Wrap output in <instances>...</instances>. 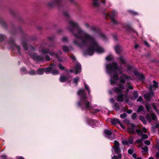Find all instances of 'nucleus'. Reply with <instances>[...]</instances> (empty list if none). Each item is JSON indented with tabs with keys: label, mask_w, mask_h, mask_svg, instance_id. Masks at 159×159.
Wrapping results in <instances>:
<instances>
[{
	"label": "nucleus",
	"mask_w": 159,
	"mask_h": 159,
	"mask_svg": "<svg viewBox=\"0 0 159 159\" xmlns=\"http://www.w3.org/2000/svg\"><path fill=\"white\" fill-rule=\"evenodd\" d=\"M122 75L125 80H132V78L130 76L126 75H125L124 74H122Z\"/></svg>",
	"instance_id": "36"
},
{
	"label": "nucleus",
	"mask_w": 159,
	"mask_h": 159,
	"mask_svg": "<svg viewBox=\"0 0 159 159\" xmlns=\"http://www.w3.org/2000/svg\"><path fill=\"white\" fill-rule=\"evenodd\" d=\"M22 43L24 50L26 51L29 50L28 54L32 57L33 59L36 62L39 63L43 62L44 61V58L43 56L38 55L36 53H33L32 51L34 50V48L31 46H29V47L26 41H23Z\"/></svg>",
	"instance_id": "7"
},
{
	"label": "nucleus",
	"mask_w": 159,
	"mask_h": 159,
	"mask_svg": "<svg viewBox=\"0 0 159 159\" xmlns=\"http://www.w3.org/2000/svg\"><path fill=\"white\" fill-rule=\"evenodd\" d=\"M133 140H124L122 143L124 144L129 145V144H131L133 143Z\"/></svg>",
	"instance_id": "22"
},
{
	"label": "nucleus",
	"mask_w": 159,
	"mask_h": 159,
	"mask_svg": "<svg viewBox=\"0 0 159 159\" xmlns=\"http://www.w3.org/2000/svg\"><path fill=\"white\" fill-rule=\"evenodd\" d=\"M131 127L129 128L128 130L129 131L131 134H133L134 132L135 125L133 124L131 125Z\"/></svg>",
	"instance_id": "25"
},
{
	"label": "nucleus",
	"mask_w": 159,
	"mask_h": 159,
	"mask_svg": "<svg viewBox=\"0 0 159 159\" xmlns=\"http://www.w3.org/2000/svg\"><path fill=\"white\" fill-rule=\"evenodd\" d=\"M110 101L111 102L113 103L114 102V100L113 98H111L110 99Z\"/></svg>",
	"instance_id": "59"
},
{
	"label": "nucleus",
	"mask_w": 159,
	"mask_h": 159,
	"mask_svg": "<svg viewBox=\"0 0 159 159\" xmlns=\"http://www.w3.org/2000/svg\"><path fill=\"white\" fill-rule=\"evenodd\" d=\"M130 13V14L132 15H138V13L137 12L134 11L132 10H129L128 11Z\"/></svg>",
	"instance_id": "38"
},
{
	"label": "nucleus",
	"mask_w": 159,
	"mask_h": 159,
	"mask_svg": "<svg viewBox=\"0 0 159 159\" xmlns=\"http://www.w3.org/2000/svg\"><path fill=\"white\" fill-rule=\"evenodd\" d=\"M145 152H147L148 151V147L145 146L144 147H142L141 148Z\"/></svg>",
	"instance_id": "50"
},
{
	"label": "nucleus",
	"mask_w": 159,
	"mask_h": 159,
	"mask_svg": "<svg viewBox=\"0 0 159 159\" xmlns=\"http://www.w3.org/2000/svg\"><path fill=\"white\" fill-rule=\"evenodd\" d=\"M104 132L105 135L107 137H109V136L111 135H114V133L111 132V129L108 130L105 129L104 130Z\"/></svg>",
	"instance_id": "19"
},
{
	"label": "nucleus",
	"mask_w": 159,
	"mask_h": 159,
	"mask_svg": "<svg viewBox=\"0 0 159 159\" xmlns=\"http://www.w3.org/2000/svg\"><path fill=\"white\" fill-rule=\"evenodd\" d=\"M58 67L59 69L61 70H64L65 67L61 64H59L58 65Z\"/></svg>",
	"instance_id": "45"
},
{
	"label": "nucleus",
	"mask_w": 159,
	"mask_h": 159,
	"mask_svg": "<svg viewBox=\"0 0 159 159\" xmlns=\"http://www.w3.org/2000/svg\"><path fill=\"white\" fill-rule=\"evenodd\" d=\"M119 60L121 62V64H125L126 63V60L124 59L123 57L121 56L119 57Z\"/></svg>",
	"instance_id": "28"
},
{
	"label": "nucleus",
	"mask_w": 159,
	"mask_h": 159,
	"mask_svg": "<svg viewBox=\"0 0 159 159\" xmlns=\"http://www.w3.org/2000/svg\"><path fill=\"white\" fill-rule=\"evenodd\" d=\"M69 78L70 77L68 76H61L60 78V80L61 82L64 83L66 82Z\"/></svg>",
	"instance_id": "23"
},
{
	"label": "nucleus",
	"mask_w": 159,
	"mask_h": 159,
	"mask_svg": "<svg viewBox=\"0 0 159 159\" xmlns=\"http://www.w3.org/2000/svg\"><path fill=\"white\" fill-rule=\"evenodd\" d=\"M155 121H156V125L154 126V128H159V121L157 120V119Z\"/></svg>",
	"instance_id": "41"
},
{
	"label": "nucleus",
	"mask_w": 159,
	"mask_h": 159,
	"mask_svg": "<svg viewBox=\"0 0 159 159\" xmlns=\"http://www.w3.org/2000/svg\"><path fill=\"white\" fill-rule=\"evenodd\" d=\"M132 156L133 157L136 158L137 157V155L135 153L133 154L132 155Z\"/></svg>",
	"instance_id": "60"
},
{
	"label": "nucleus",
	"mask_w": 159,
	"mask_h": 159,
	"mask_svg": "<svg viewBox=\"0 0 159 159\" xmlns=\"http://www.w3.org/2000/svg\"><path fill=\"white\" fill-rule=\"evenodd\" d=\"M111 122L112 125H115L120 124V121L119 120L116 118L111 119Z\"/></svg>",
	"instance_id": "20"
},
{
	"label": "nucleus",
	"mask_w": 159,
	"mask_h": 159,
	"mask_svg": "<svg viewBox=\"0 0 159 159\" xmlns=\"http://www.w3.org/2000/svg\"><path fill=\"white\" fill-rule=\"evenodd\" d=\"M117 15V13L115 11H113L112 12H108L107 13H105V16L106 19L107 17L110 18L111 19V24L112 25L113 28H115L116 26L120 25L121 26L125 28L127 31L130 32H133L137 35V33L135 32L134 30L132 29L129 25H125L121 24L114 19Z\"/></svg>",
	"instance_id": "4"
},
{
	"label": "nucleus",
	"mask_w": 159,
	"mask_h": 159,
	"mask_svg": "<svg viewBox=\"0 0 159 159\" xmlns=\"http://www.w3.org/2000/svg\"><path fill=\"white\" fill-rule=\"evenodd\" d=\"M120 81L123 84H124L125 82V80L122 76L120 77Z\"/></svg>",
	"instance_id": "46"
},
{
	"label": "nucleus",
	"mask_w": 159,
	"mask_h": 159,
	"mask_svg": "<svg viewBox=\"0 0 159 159\" xmlns=\"http://www.w3.org/2000/svg\"><path fill=\"white\" fill-rule=\"evenodd\" d=\"M106 72L111 77L110 81L111 85L116 84L119 78L118 75L123 72V69L121 66H118L116 62L107 64L106 66Z\"/></svg>",
	"instance_id": "3"
},
{
	"label": "nucleus",
	"mask_w": 159,
	"mask_h": 159,
	"mask_svg": "<svg viewBox=\"0 0 159 159\" xmlns=\"http://www.w3.org/2000/svg\"><path fill=\"white\" fill-rule=\"evenodd\" d=\"M93 4L94 6L96 7H98L102 5H105L107 7H109V6L107 5V3L106 2L105 4V1L104 0H93Z\"/></svg>",
	"instance_id": "14"
},
{
	"label": "nucleus",
	"mask_w": 159,
	"mask_h": 159,
	"mask_svg": "<svg viewBox=\"0 0 159 159\" xmlns=\"http://www.w3.org/2000/svg\"><path fill=\"white\" fill-rule=\"evenodd\" d=\"M72 48L70 46V47L66 46H63L62 47V49L64 52H67L70 51V49H72Z\"/></svg>",
	"instance_id": "27"
},
{
	"label": "nucleus",
	"mask_w": 159,
	"mask_h": 159,
	"mask_svg": "<svg viewBox=\"0 0 159 159\" xmlns=\"http://www.w3.org/2000/svg\"><path fill=\"white\" fill-rule=\"evenodd\" d=\"M56 68V65L53 63H51L49 67L44 68V72L47 74L50 73H51L53 75L58 74L59 71Z\"/></svg>",
	"instance_id": "11"
},
{
	"label": "nucleus",
	"mask_w": 159,
	"mask_h": 159,
	"mask_svg": "<svg viewBox=\"0 0 159 159\" xmlns=\"http://www.w3.org/2000/svg\"><path fill=\"white\" fill-rule=\"evenodd\" d=\"M79 80V78L78 77H76L73 79V83L75 84L76 85L77 84Z\"/></svg>",
	"instance_id": "40"
},
{
	"label": "nucleus",
	"mask_w": 159,
	"mask_h": 159,
	"mask_svg": "<svg viewBox=\"0 0 159 159\" xmlns=\"http://www.w3.org/2000/svg\"><path fill=\"white\" fill-rule=\"evenodd\" d=\"M62 41L64 43H66L68 41V39L66 37H64L62 39Z\"/></svg>",
	"instance_id": "48"
},
{
	"label": "nucleus",
	"mask_w": 159,
	"mask_h": 159,
	"mask_svg": "<svg viewBox=\"0 0 159 159\" xmlns=\"http://www.w3.org/2000/svg\"><path fill=\"white\" fill-rule=\"evenodd\" d=\"M144 97L148 101H150L151 100V96L148 93H145L144 94Z\"/></svg>",
	"instance_id": "29"
},
{
	"label": "nucleus",
	"mask_w": 159,
	"mask_h": 159,
	"mask_svg": "<svg viewBox=\"0 0 159 159\" xmlns=\"http://www.w3.org/2000/svg\"><path fill=\"white\" fill-rule=\"evenodd\" d=\"M44 47L45 46H44L43 47V46H41L40 47V48L39 49L40 52H41L44 54L49 53L51 56H54V57L57 58L59 62L64 61L66 60L64 58H62L60 57L57 53H55L53 52H50L49 50L48 49Z\"/></svg>",
	"instance_id": "9"
},
{
	"label": "nucleus",
	"mask_w": 159,
	"mask_h": 159,
	"mask_svg": "<svg viewBox=\"0 0 159 159\" xmlns=\"http://www.w3.org/2000/svg\"><path fill=\"white\" fill-rule=\"evenodd\" d=\"M143 101L142 98L141 96L139 97L137 99V102H141Z\"/></svg>",
	"instance_id": "54"
},
{
	"label": "nucleus",
	"mask_w": 159,
	"mask_h": 159,
	"mask_svg": "<svg viewBox=\"0 0 159 159\" xmlns=\"http://www.w3.org/2000/svg\"><path fill=\"white\" fill-rule=\"evenodd\" d=\"M146 118L148 121L150 123L152 121V119L154 121H156L157 119L156 115L153 113H151L150 115H147Z\"/></svg>",
	"instance_id": "16"
},
{
	"label": "nucleus",
	"mask_w": 159,
	"mask_h": 159,
	"mask_svg": "<svg viewBox=\"0 0 159 159\" xmlns=\"http://www.w3.org/2000/svg\"><path fill=\"white\" fill-rule=\"evenodd\" d=\"M71 58L74 60V62L75 63V65L74 67V71L76 74L80 73L81 71V64L76 62V58L74 56H72L71 57Z\"/></svg>",
	"instance_id": "12"
},
{
	"label": "nucleus",
	"mask_w": 159,
	"mask_h": 159,
	"mask_svg": "<svg viewBox=\"0 0 159 159\" xmlns=\"http://www.w3.org/2000/svg\"><path fill=\"white\" fill-rule=\"evenodd\" d=\"M68 24L67 29L75 37L73 44L84 48V54L85 55L91 56L94 52L98 53L104 52V50L99 45L94 37L81 29L77 23L70 20Z\"/></svg>",
	"instance_id": "1"
},
{
	"label": "nucleus",
	"mask_w": 159,
	"mask_h": 159,
	"mask_svg": "<svg viewBox=\"0 0 159 159\" xmlns=\"http://www.w3.org/2000/svg\"><path fill=\"white\" fill-rule=\"evenodd\" d=\"M113 59V56L111 55H110L106 57V59L107 61H110L111 60Z\"/></svg>",
	"instance_id": "39"
},
{
	"label": "nucleus",
	"mask_w": 159,
	"mask_h": 159,
	"mask_svg": "<svg viewBox=\"0 0 159 159\" xmlns=\"http://www.w3.org/2000/svg\"><path fill=\"white\" fill-rule=\"evenodd\" d=\"M119 87L121 89H120L118 87H116L112 89L109 91V92L110 94L111 95L113 93H116L118 94L117 96V101L118 102H123L125 99V101L127 102L129 100V98L128 97L127 93H125V94H123L122 92V89H124L125 86L123 84H119Z\"/></svg>",
	"instance_id": "6"
},
{
	"label": "nucleus",
	"mask_w": 159,
	"mask_h": 159,
	"mask_svg": "<svg viewBox=\"0 0 159 159\" xmlns=\"http://www.w3.org/2000/svg\"><path fill=\"white\" fill-rule=\"evenodd\" d=\"M148 94L150 95L151 97H152L154 95V93L152 89L150 90L149 93Z\"/></svg>",
	"instance_id": "52"
},
{
	"label": "nucleus",
	"mask_w": 159,
	"mask_h": 159,
	"mask_svg": "<svg viewBox=\"0 0 159 159\" xmlns=\"http://www.w3.org/2000/svg\"><path fill=\"white\" fill-rule=\"evenodd\" d=\"M36 72V75H42L44 72V68H41L38 69Z\"/></svg>",
	"instance_id": "26"
},
{
	"label": "nucleus",
	"mask_w": 159,
	"mask_h": 159,
	"mask_svg": "<svg viewBox=\"0 0 159 159\" xmlns=\"http://www.w3.org/2000/svg\"><path fill=\"white\" fill-rule=\"evenodd\" d=\"M6 37L3 34H0V42L1 43V45H4L8 48H11L14 52H17L19 54L22 52L20 47L16 45L15 43L14 40L12 39L9 41L6 40Z\"/></svg>",
	"instance_id": "5"
},
{
	"label": "nucleus",
	"mask_w": 159,
	"mask_h": 159,
	"mask_svg": "<svg viewBox=\"0 0 159 159\" xmlns=\"http://www.w3.org/2000/svg\"><path fill=\"white\" fill-rule=\"evenodd\" d=\"M77 94L80 98V100L78 102V105L82 110H88L92 113H96L100 111V110L95 109L91 106V103L88 100L84 89H79Z\"/></svg>",
	"instance_id": "2"
},
{
	"label": "nucleus",
	"mask_w": 159,
	"mask_h": 159,
	"mask_svg": "<svg viewBox=\"0 0 159 159\" xmlns=\"http://www.w3.org/2000/svg\"><path fill=\"white\" fill-rule=\"evenodd\" d=\"M144 43H145V45H146L147 46H148V47L149 46V44L146 41H144Z\"/></svg>",
	"instance_id": "62"
},
{
	"label": "nucleus",
	"mask_w": 159,
	"mask_h": 159,
	"mask_svg": "<svg viewBox=\"0 0 159 159\" xmlns=\"http://www.w3.org/2000/svg\"><path fill=\"white\" fill-rule=\"evenodd\" d=\"M31 75H36V72L34 70L31 69L30 71L27 72V73Z\"/></svg>",
	"instance_id": "31"
},
{
	"label": "nucleus",
	"mask_w": 159,
	"mask_h": 159,
	"mask_svg": "<svg viewBox=\"0 0 159 159\" xmlns=\"http://www.w3.org/2000/svg\"><path fill=\"white\" fill-rule=\"evenodd\" d=\"M121 154H118V156H114L112 157V159H121Z\"/></svg>",
	"instance_id": "37"
},
{
	"label": "nucleus",
	"mask_w": 159,
	"mask_h": 159,
	"mask_svg": "<svg viewBox=\"0 0 159 159\" xmlns=\"http://www.w3.org/2000/svg\"><path fill=\"white\" fill-rule=\"evenodd\" d=\"M114 48L115 51L117 54H119L120 53L121 51H122V48L121 47L117 45Z\"/></svg>",
	"instance_id": "21"
},
{
	"label": "nucleus",
	"mask_w": 159,
	"mask_h": 159,
	"mask_svg": "<svg viewBox=\"0 0 159 159\" xmlns=\"http://www.w3.org/2000/svg\"><path fill=\"white\" fill-rule=\"evenodd\" d=\"M114 150L116 153H119L120 152V149L119 148V144L118 142L115 141L114 142Z\"/></svg>",
	"instance_id": "18"
},
{
	"label": "nucleus",
	"mask_w": 159,
	"mask_h": 159,
	"mask_svg": "<svg viewBox=\"0 0 159 159\" xmlns=\"http://www.w3.org/2000/svg\"><path fill=\"white\" fill-rule=\"evenodd\" d=\"M87 122L88 124L93 128H94L98 125V122L95 120L88 119L87 120Z\"/></svg>",
	"instance_id": "17"
},
{
	"label": "nucleus",
	"mask_w": 159,
	"mask_h": 159,
	"mask_svg": "<svg viewBox=\"0 0 159 159\" xmlns=\"http://www.w3.org/2000/svg\"><path fill=\"white\" fill-rule=\"evenodd\" d=\"M54 39V37L53 36L49 37L48 38V40L49 41H52Z\"/></svg>",
	"instance_id": "51"
},
{
	"label": "nucleus",
	"mask_w": 159,
	"mask_h": 159,
	"mask_svg": "<svg viewBox=\"0 0 159 159\" xmlns=\"http://www.w3.org/2000/svg\"><path fill=\"white\" fill-rule=\"evenodd\" d=\"M144 143L147 145H149L150 144V142L149 140H146L144 142Z\"/></svg>",
	"instance_id": "57"
},
{
	"label": "nucleus",
	"mask_w": 159,
	"mask_h": 159,
	"mask_svg": "<svg viewBox=\"0 0 159 159\" xmlns=\"http://www.w3.org/2000/svg\"><path fill=\"white\" fill-rule=\"evenodd\" d=\"M120 104L117 102L115 103L113 105V108L116 111L119 110L120 109Z\"/></svg>",
	"instance_id": "30"
},
{
	"label": "nucleus",
	"mask_w": 159,
	"mask_h": 159,
	"mask_svg": "<svg viewBox=\"0 0 159 159\" xmlns=\"http://www.w3.org/2000/svg\"><path fill=\"white\" fill-rule=\"evenodd\" d=\"M137 117V115L136 113H133L132 115V118L133 119H135Z\"/></svg>",
	"instance_id": "47"
},
{
	"label": "nucleus",
	"mask_w": 159,
	"mask_h": 159,
	"mask_svg": "<svg viewBox=\"0 0 159 159\" xmlns=\"http://www.w3.org/2000/svg\"><path fill=\"white\" fill-rule=\"evenodd\" d=\"M133 98L134 99H137L138 97V94L137 91H134L133 93Z\"/></svg>",
	"instance_id": "35"
},
{
	"label": "nucleus",
	"mask_w": 159,
	"mask_h": 159,
	"mask_svg": "<svg viewBox=\"0 0 159 159\" xmlns=\"http://www.w3.org/2000/svg\"><path fill=\"white\" fill-rule=\"evenodd\" d=\"M132 111L131 110H128L127 111V113L129 114L132 113Z\"/></svg>",
	"instance_id": "64"
},
{
	"label": "nucleus",
	"mask_w": 159,
	"mask_h": 159,
	"mask_svg": "<svg viewBox=\"0 0 159 159\" xmlns=\"http://www.w3.org/2000/svg\"><path fill=\"white\" fill-rule=\"evenodd\" d=\"M146 108L148 111H150L151 108L149 105L147 104L146 105Z\"/></svg>",
	"instance_id": "49"
},
{
	"label": "nucleus",
	"mask_w": 159,
	"mask_h": 159,
	"mask_svg": "<svg viewBox=\"0 0 159 159\" xmlns=\"http://www.w3.org/2000/svg\"><path fill=\"white\" fill-rule=\"evenodd\" d=\"M139 46V45L138 44H136L134 45V48L135 49H137L138 48Z\"/></svg>",
	"instance_id": "63"
},
{
	"label": "nucleus",
	"mask_w": 159,
	"mask_h": 159,
	"mask_svg": "<svg viewBox=\"0 0 159 159\" xmlns=\"http://www.w3.org/2000/svg\"><path fill=\"white\" fill-rule=\"evenodd\" d=\"M145 111V108L143 106L139 105L138 106L137 112L138 113H140L141 112H144Z\"/></svg>",
	"instance_id": "24"
},
{
	"label": "nucleus",
	"mask_w": 159,
	"mask_h": 159,
	"mask_svg": "<svg viewBox=\"0 0 159 159\" xmlns=\"http://www.w3.org/2000/svg\"><path fill=\"white\" fill-rule=\"evenodd\" d=\"M90 29L91 30L98 33L99 36L102 38L103 40H106V37L105 35L95 26H90Z\"/></svg>",
	"instance_id": "13"
},
{
	"label": "nucleus",
	"mask_w": 159,
	"mask_h": 159,
	"mask_svg": "<svg viewBox=\"0 0 159 159\" xmlns=\"http://www.w3.org/2000/svg\"><path fill=\"white\" fill-rule=\"evenodd\" d=\"M132 70L134 71V75L138 77L139 79L142 81H143L145 79V77L143 74L139 73L137 70L135 69L133 66H129L127 69V71L129 74H131Z\"/></svg>",
	"instance_id": "10"
},
{
	"label": "nucleus",
	"mask_w": 159,
	"mask_h": 159,
	"mask_svg": "<svg viewBox=\"0 0 159 159\" xmlns=\"http://www.w3.org/2000/svg\"><path fill=\"white\" fill-rule=\"evenodd\" d=\"M84 25H85V26L86 27H87V28H89H89H90V26H89V25L88 24H87V23H85V24H84Z\"/></svg>",
	"instance_id": "61"
},
{
	"label": "nucleus",
	"mask_w": 159,
	"mask_h": 159,
	"mask_svg": "<svg viewBox=\"0 0 159 159\" xmlns=\"http://www.w3.org/2000/svg\"><path fill=\"white\" fill-rule=\"evenodd\" d=\"M45 59L48 61H50V57L48 55H46L45 56Z\"/></svg>",
	"instance_id": "53"
},
{
	"label": "nucleus",
	"mask_w": 159,
	"mask_h": 159,
	"mask_svg": "<svg viewBox=\"0 0 159 159\" xmlns=\"http://www.w3.org/2000/svg\"><path fill=\"white\" fill-rule=\"evenodd\" d=\"M20 73L22 74H25L27 73V70L25 67H23L21 68Z\"/></svg>",
	"instance_id": "32"
},
{
	"label": "nucleus",
	"mask_w": 159,
	"mask_h": 159,
	"mask_svg": "<svg viewBox=\"0 0 159 159\" xmlns=\"http://www.w3.org/2000/svg\"><path fill=\"white\" fill-rule=\"evenodd\" d=\"M143 130L144 133L141 130L138 129L136 130V132L139 135L141 136V139H146L148 138V135L144 134L147 131V129L144 128L143 129Z\"/></svg>",
	"instance_id": "15"
},
{
	"label": "nucleus",
	"mask_w": 159,
	"mask_h": 159,
	"mask_svg": "<svg viewBox=\"0 0 159 159\" xmlns=\"http://www.w3.org/2000/svg\"><path fill=\"white\" fill-rule=\"evenodd\" d=\"M153 84L152 85L153 87L156 88L158 86V83L157 82H156L155 80H153Z\"/></svg>",
	"instance_id": "44"
},
{
	"label": "nucleus",
	"mask_w": 159,
	"mask_h": 159,
	"mask_svg": "<svg viewBox=\"0 0 159 159\" xmlns=\"http://www.w3.org/2000/svg\"><path fill=\"white\" fill-rule=\"evenodd\" d=\"M133 89V87L131 86V85H129L127 87V90L126 91V92L125 93H127V94H128V90L129 89Z\"/></svg>",
	"instance_id": "43"
},
{
	"label": "nucleus",
	"mask_w": 159,
	"mask_h": 159,
	"mask_svg": "<svg viewBox=\"0 0 159 159\" xmlns=\"http://www.w3.org/2000/svg\"><path fill=\"white\" fill-rule=\"evenodd\" d=\"M139 119L142 121L144 124H147V121L145 117L143 116H139Z\"/></svg>",
	"instance_id": "33"
},
{
	"label": "nucleus",
	"mask_w": 159,
	"mask_h": 159,
	"mask_svg": "<svg viewBox=\"0 0 159 159\" xmlns=\"http://www.w3.org/2000/svg\"><path fill=\"white\" fill-rule=\"evenodd\" d=\"M142 140H137L136 141V143H137L139 144L140 145H141L142 142Z\"/></svg>",
	"instance_id": "58"
},
{
	"label": "nucleus",
	"mask_w": 159,
	"mask_h": 159,
	"mask_svg": "<svg viewBox=\"0 0 159 159\" xmlns=\"http://www.w3.org/2000/svg\"><path fill=\"white\" fill-rule=\"evenodd\" d=\"M120 116L121 118L123 119L127 116V114L126 113H123L122 114H121Z\"/></svg>",
	"instance_id": "42"
},
{
	"label": "nucleus",
	"mask_w": 159,
	"mask_h": 159,
	"mask_svg": "<svg viewBox=\"0 0 159 159\" xmlns=\"http://www.w3.org/2000/svg\"><path fill=\"white\" fill-rule=\"evenodd\" d=\"M62 0H52L48 3V6L51 7H53L55 6H57L59 9L63 10V14L67 19H70V16L68 13V9L65 5L62 4Z\"/></svg>",
	"instance_id": "8"
},
{
	"label": "nucleus",
	"mask_w": 159,
	"mask_h": 159,
	"mask_svg": "<svg viewBox=\"0 0 159 159\" xmlns=\"http://www.w3.org/2000/svg\"><path fill=\"white\" fill-rule=\"evenodd\" d=\"M133 152V149H129L128 150V153L130 154H131Z\"/></svg>",
	"instance_id": "56"
},
{
	"label": "nucleus",
	"mask_w": 159,
	"mask_h": 159,
	"mask_svg": "<svg viewBox=\"0 0 159 159\" xmlns=\"http://www.w3.org/2000/svg\"><path fill=\"white\" fill-rule=\"evenodd\" d=\"M84 85L85 89L87 91L89 94L90 91L89 86L87 85L84 82Z\"/></svg>",
	"instance_id": "34"
},
{
	"label": "nucleus",
	"mask_w": 159,
	"mask_h": 159,
	"mask_svg": "<svg viewBox=\"0 0 159 159\" xmlns=\"http://www.w3.org/2000/svg\"><path fill=\"white\" fill-rule=\"evenodd\" d=\"M124 123L127 124H130L129 121L127 119H125L124 120Z\"/></svg>",
	"instance_id": "55"
}]
</instances>
